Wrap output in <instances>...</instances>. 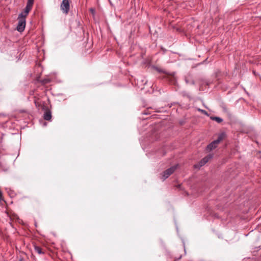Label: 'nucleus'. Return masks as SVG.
Wrapping results in <instances>:
<instances>
[{
	"label": "nucleus",
	"instance_id": "nucleus-8",
	"mask_svg": "<svg viewBox=\"0 0 261 261\" xmlns=\"http://www.w3.org/2000/svg\"><path fill=\"white\" fill-rule=\"evenodd\" d=\"M34 249L35 251L39 254H44V252L42 250V248L40 246L34 245Z\"/></svg>",
	"mask_w": 261,
	"mask_h": 261
},
{
	"label": "nucleus",
	"instance_id": "nucleus-10",
	"mask_svg": "<svg viewBox=\"0 0 261 261\" xmlns=\"http://www.w3.org/2000/svg\"><path fill=\"white\" fill-rule=\"evenodd\" d=\"M168 78L169 79V81H170L171 84H174V85L176 84V79H175V77H174V76H169Z\"/></svg>",
	"mask_w": 261,
	"mask_h": 261
},
{
	"label": "nucleus",
	"instance_id": "nucleus-13",
	"mask_svg": "<svg viewBox=\"0 0 261 261\" xmlns=\"http://www.w3.org/2000/svg\"><path fill=\"white\" fill-rule=\"evenodd\" d=\"M197 111H199V112H200L202 114L206 115V116H209V114H208V113L205 111V110H202V109H200L199 108H198L197 109Z\"/></svg>",
	"mask_w": 261,
	"mask_h": 261
},
{
	"label": "nucleus",
	"instance_id": "nucleus-19",
	"mask_svg": "<svg viewBox=\"0 0 261 261\" xmlns=\"http://www.w3.org/2000/svg\"><path fill=\"white\" fill-rule=\"evenodd\" d=\"M180 257H181V256H180L179 258H178V259H180ZM177 260V259H175L174 261H176Z\"/></svg>",
	"mask_w": 261,
	"mask_h": 261
},
{
	"label": "nucleus",
	"instance_id": "nucleus-17",
	"mask_svg": "<svg viewBox=\"0 0 261 261\" xmlns=\"http://www.w3.org/2000/svg\"><path fill=\"white\" fill-rule=\"evenodd\" d=\"M90 11H91V12H94V9H90Z\"/></svg>",
	"mask_w": 261,
	"mask_h": 261
},
{
	"label": "nucleus",
	"instance_id": "nucleus-12",
	"mask_svg": "<svg viewBox=\"0 0 261 261\" xmlns=\"http://www.w3.org/2000/svg\"><path fill=\"white\" fill-rule=\"evenodd\" d=\"M32 7H31L26 6V7L24 10V13L28 14L29 13V12L31 11V10L32 9Z\"/></svg>",
	"mask_w": 261,
	"mask_h": 261
},
{
	"label": "nucleus",
	"instance_id": "nucleus-6",
	"mask_svg": "<svg viewBox=\"0 0 261 261\" xmlns=\"http://www.w3.org/2000/svg\"><path fill=\"white\" fill-rule=\"evenodd\" d=\"M43 118L45 120L49 121L51 119V113L50 110H46L44 114Z\"/></svg>",
	"mask_w": 261,
	"mask_h": 261
},
{
	"label": "nucleus",
	"instance_id": "nucleus-2",
	"mask_svg": "<svg viewBox=\"0 0 261 261\" xmlns=\"http://www.w3.org/2000/svg\"><path fill=\"white\" fill-rule=\"evenodd\" d=\"M177 166H173L164 171L162 174L161 179L165 180L171 175L176 169Z\"/></svg>",
	"mask_w": 261,
	"mask_h": 261
},
{
	"label": "nucleus",
	"instance_id": "nucleus-18",
	"mask_svg": "<svg viewBox=\"0 0 261 261\" xmlns=\"http://www.w3.org/2000/svg\"><path fill=\"white\" fill-rule=\"evenodd\" d=\"M23 258H21L19 259V261H23Z\"/></svg>",
	"mask_w": 261,
	"mask_h": 261
},
{
	"label": "nucleus",
	"instance_id": "nucleus-5",
	"mask_svg": "<svg viewBox=\"0 0 261 261\" xmlns=\"http://www.w3.org/2000/svg\"><path fill=\"white\" fill-rule=\"evenodd\" d=\"M70 8L69 0H63L61 5V9L63 12L67 14L69 12Z\"/></svg>",
	"mask_w": 261,
	"mask_h": 261
},
{
	"label": "nucleus",
	"instance_id": "nucleus-1",
	"mask_svg": "<svg viewBox=\"0 0 261 261\" xmlns=\"http://www.w3.org/2000/svg\"><path fill=\"white\" fill-rule=\"evenodd\" d=\"M225 136V134L224 133H221L216 140L213 141L207 146V150L211 151L216 148L217 145L224 139Z\"/></svg>",
	"mask_w": 261,
	"mask_h": 261
},
{
	"label": "nucleus",
	"instance_id": "nucleus-15",
	"mask_svg": "<svg viewBox=\"0 0 261 261\" xmlns=\"http://www.w3.org/2000/svg\"><path fill=\"white\" fill-rule=\"evenodd\" d=\"M155 69L160 73H164L165 72V71L163 70L160 69L158 67H156Z\"/></svg>",
	"mask_w": 261,
	"mask_h": 261
},
{
	"label": "nucleus",
	"instance_id": "nucleus-7",
	"mask_svg": "<svg viewBox=\"0 0 261 261\" xmlns=\"http://www.w3.org/2000/svg\"><path fill=\"white\" fill-rule=\"evenodd\" d=\"M185 82L187 84L195 85V82L190 75L185 77Z\"/></svg>",
	"mask_w": 261,
	"mask_h": 261
},
{
	"label": "nucleus",
	"instance_id": "nucleus-11",
	"mask_svg": "<svg viewBox=\"0 0 261 261\" xmlns=\"http://www.w3.org/2000/svg\"><path fill=\"white\" fill-rule=\"evenodd\" d=\"M28 15V14L24 13V11L23 12H21V13H20L19 14L18 17L20 18H24V19H25V18Z\"/></svg>",
	"mask_w": 261,
	"mask_h": 261
},
{
	"label": "nucleus",
	"instance_id": "nucleus-16",
	"mask_svg": "<svg viewBox=\"0 0 261 261\" xmlns=\"http://www.w3.org/2000/svg\"><path fill=\"white\" fill-rule=\"evenodd\" d=\"M2 200V193L0 191V201H1Z\"/></svg>",
	"mask_w": 261,
	"mask_h": 261
},
{
	"label": "nucleus",
	"instance_id": "nucleus-14",
	"mask_svg": "<svg viewBox=\"0 0 261 261\" xmlns=\"http://www.w3.org/2000/svg\"><path fill=\"white\" fill-rule=\"evenodd\" d=\"M34 0H28L27 6L32 7Z\"/></svg>",
	"mask_w": 261,
	"mask_h": 261
},
{
	"label": "nucleus",
	"instance_id": "nucleus-3",
	"mask_svg": "<svg viewBox=\"0 0 261 261\" xmlns=\"http://www.w3.org/2000/svg\"><path fill=\"white\" fill-rule=\"evenodd\" d=\"M213 157V155L212 154H208L206 156L203 158L198 163V165H195V168H199L203 166H204L206 163L208 162V161L212 159Z\"/></svg>",
	"mask_w": 261,
	"mask_h": 261
},
{
	"label": "nucleus",
	"instance_id": "nucleus-4",
	"mask_svg": "<svg viewBox=\"0 0 261 261\" xmlns=\"http://www.w3.org/2000/svg\"><path fill=\"white\" fill-rule=\"evenodd\" d=\"M25 27V19L18 17V24L17 26V30L21 32L24 31Z\"/></svg>",
	"mask_w": 261,
	"mask_h": 261
},
{
	"label": "nucleus",
	"instance_id": "nucleus-9",
	"mask_svg": "<svg viewBox=\"0 0 261 261\" xmlns=\"http://www.w3.org/2000/svg\"><path fill=\"white\" fill-rule=\"evenodd\" d=\"M210 119L212 120L216 121L218 123H221L223 121L222 118L217 116H211Z\"/></svg>",
	"mask_w": 261,
	"mask_h": 261
}]
</instances>
